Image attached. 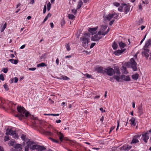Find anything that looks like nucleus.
<instances>
[{
  "mask_svg": "<svg viewBox=\"0 0 151 151\" xmlns=\"http://www.w3.org/2000/svg\"><path fill=\"white\" fill-rule=\"evenodd\" d=\"M112 15L113 17L115 19H117L118 17V14L115 13L112 14Z\"/></svg>",
  "mask_w": 151,
  "mask_h": 151,
  "instance_id": "ea45409f",
  "label": "nucleus"
},
{
  "mask_svg": "<svg viewBox=\"0 0 151 151\" xmlns=\"http://www.w3.org/2000/svg\"><path fill=\"white\" fill-rule=\"evenodd\" d=\"M119 47L121 48H122L125 47L126 45L125 43H123L122 42H121L119 43Z\"/></svg>",
  "mask_w": 151,
  "mask_h": 151,
  "instance_id": "393cba45",
  "label": "nucleus"
},
{
  "mask_svg": "<svg viewBox=\"0 0 151 151\" xmlns=\"http://www.w3.org/2000/svg\"><path fill=\"white\" fill-rule=\"evenodd\" d=\"M138 142L139 141L137 139H136L134 138L132 141L131 143H136Z\"/></svg>",
  "mask_w": 151,
  "mask_h": 151,
  "instance_id": "4c0bfd02",
  "label": "nucleus"
},
{
  "mask_svg": "<svg viewBox=\"0 0 151 151\" xmlns=\"http://www.w3.org/2000/svg\"><path fill=\"white\" fill-rule=\"evenodd\" d=\"M47 10L48 11H49L51 7V4H50V2H49L48 3V4H47Z\"/></svg>",
  "mask_w": 151,
  "mask_h": 151,
  "instance_id": "79ce46f5",
  "label": "nucleus"
},
{
  "mask_svg": "<svg viewBox=\"0 0 151 151\" xmlns=\"http://www.w3.org/2000/svg\"><path fill=\"white\" fill-rule=\"evenodd\" d=\"M124 10L125 13V14H127L129 11V5L127 6H125L124 8Z\"/></svg>",
  "mask_w": 151,
  "mask_h": 151,
  "instance_id": "cd10ccee",
  "label": "nucleus"
},
{
  "mask_svg": "<svg viewBox=\"0 0 151 151\" xmlns=\"http://www.w3.org/2000/svg\"><path fill=\"white\" fill-rule=\"evenodd\" d=\"M132 147V146H129V145H127V146H124L122 148L124 150H128L130 149Z\"/></svg>",
  "mask_w": 151,
  "mask_h": 151,
  "instance_id": "bb28decb",
  "label": "nucleus"
},
{
  "mask_svg": "<svg viewBox=\"0 0 151 151\" xmlns=\"http://www.w3.org/2000/svg\"><path fill=\"white\" fill-rule=\"evenodd\" d=\"M46 64L44 63H42L40 64H38V67H44L45 66H46Z\"/></svg>",
  "mask_w": 151,
  "mask_h": 151,
  "instance_id": "49530a36",
  "label": "nucleus"
},
{
  "mask_svg": "<svg viewBox=\"0 0 151 151\" xmlns=\"http://www.w3.org/2000/svg\"><path fill=\"white\" fill-rule=\"evenodd\" d=\"M57 134L59 136V138L60 140L62 142L63 140H65L68 141L69 140V139L67 138H66L65 137H64L63 135L61 132H56Z\"/></svg>",
  "mask_w": 151,
  "mask_h": 151,
  "instance_id": "0eeeda50",
  "label": "nucleus"
},
{
  "mask_svg": "<svg viewBox=\"0 0 151 151\" xmlns=\"http://www.w3.org/2000/svg\"><path fill=\"white\" fill-rule=\"evenodd\" d=\"M65 46L66 48V49L68 51H69L70 50V47L68 43H66L65 45Z\"/></svg>",
  "mask_w": 151,
  "mask_h": 151,
  "instance_id": "a18cd8bd",
  "label": "nucleus"
},
{
  "mask_svg": "<svg viewBox=\"0 0 151 151\" xmlns=\"http://www.w3.org/2000/svg\"><path fill=\"white\" fill-rule=\"evenodd\" d=\"M14 148H15L18 149L21 148H22V146L20 144H17L14 146Z\"/></svg>",
  "mask_w": 151,
  "mask_h": 151,
  "instance_id": "c756f323",
  "label": "nucleus"
},
{
  "mask_svg": "<svg viewBox=\"0 0 151 151\" xmlns=\"http://www.w3.org/2000/svg\"><path fill=\"white\" fill-rule=\"evenodd\" d=\"M123 7L122 6H120L118 8V10L120 12H122V9Z\"/></svg>",
  "mask_w": 151,
  "mask_h": 151,
  "instance_id": "052dcab7",
  "label": "nucleus"
},
{
  "mask_svg": "<svg viewBox=\"0 0 151 151\" xmlns=\"http://www.w3.org/2000/svg\"><path fill=\"white\" fill-rule=\"evenodd\" d=\"M121 78L123 80L125 81H129L130 80V78L128 76L122 75L121 76Z\"/></svg>",
  "mask_w": 151,
  "mask_h": 151,
  "instance_id": "4468645a",
  "label": "nucleus"
},
{
  "mask_svg": "<svg viewBox=\"0 0 151 151\" xmlns=\"http://www.w3.org/2000/svg\"><path fill=\"white\" fill-rule=\"evenodd\" d=\"M8 71V69L7 68H3V72L4 73H7Z\"/></svg>",
  "mask_w": 151,
  "mask_h": 151,
  "instance_id": "5fc2aeb1",
  "label": "nucleus"
},
{
  "mask_svg": "<svg viewBox=\"0 0 151 151\" xmlns=\"http://www.w3.org/2000/svg\"><path fill=\"white\" fill-rule=\"evenodd\" d=\"M90 34L89 33H86L84 34V36L81 38L80 40L82 42L83 46L85 48H87L88 44L90 42Z\"/></svg>",
  "mask_w": 151,
  "mask_h": 151,
  "instance_id": "f03ea898",
  "label": "nucleus"
},
{
  "mask_svg": "<svg viewBox=\"0 0 151 151\" xmlns=\"http://www.w3.org/2000/svg\"><path fill=\"white\" fill-rule=\"evenodd\" d=\"M43 133L46 135L49 136H51L53 135V134L52 132L47 131L44 130Z\"/></svg>",
  "mask_w": 151,
  "mask_h": 151,
  "instance_id": "a211bd4d",
  "label": "nucleus"
},
{
  "mask_svg": "<svg viewBox=\"0 0 151 151\" xmlns=\"http://www.w3.org/2000/svg\"><path fill=\"white\" fill-rule=\"evenodd\" d=\"M126 50L125 49H122L121 50H118L116 51H115L114 52V54L116 55H120L124 51Z\"/></svg>",
  "mask_w": 151,
  "mask_h": 151,
  "instance_id": "f8f14e48",
  "label": "nucleus"
},
{
  "mask_svg": "<svg viewBox=\"0 0 151 151\" xmlns=\"http://www.w3.org/2000/svg\"><path fill=\"white\" fill-rule=\"evenodd\" d=\"M114 21V20H112L111 21L109 22V25L111 26L112 24L113 23Z\"/></svg>",
  "mask_w": 151,
  "mask_h": 151,
  "instance_id": "680f3d73",
  "label": "nucleus"
},
{
  "mask_svg": "<svg viewBox=\"0 0 151 151\" xmlns=\"http://www.w3.org/2000/svg\"><path fill=\"white\" fill-rule=\"evenodd\" d=\"M95 44H96L95 43H94V42L92 43L90 45V48H93L94 47V46H95Z\"/></svg>",
  "mask_w": 151,
  "mask_h": 151,
  "instance_id": "6e6d98bb",
  "label": "nucleus"
},
{
  "mask_svg": "<svg viewBox=\"0 0 151 151\" xmlns=\"http://www.w3.org/2000/svg\"><path fill=\"white\" fill-rule=\"evenodd\" d=\"M130 62L131 64V67L133 71H136L137 70L136 66L137 63L133 58H132L130 59Z\"/></svg>",
  "mask_w": 151,
  "mask_h": 151,
  "instance_id": "20e7f679",
  "label": "nucleus"
},
{
  "mask_svg": "<svg viewBox=\"0 0 151 151\" xmlns=\"http://www.w3.org/2000/svg\"><path fill=\"white\" fill-rule=\"evenodd\" d=\"M17 110L19 113L15 116V117H18L21 121L25 117H27L29 116H31L29 112L27 111L22 106H18Z\"/></svg>",
  "mask_w": 151,
  "mask_h": 151,
  "instance_id": "f257e3e1",
  "label": "nucleus"
},
{
  "mask_svg": "<svg viewBox=\"0 0 151 151\" xmlns=\"http://www.w3.org/2000/svg\"><path fill=\"white\" fill-rule=\"evenodd\" d=\"M48 17L46 16L45 18L44 21H43V23H44L48 19Z\"/></svg>",
  "mask_w": 151,
  "mask_h": 151,
  "instance_id": "338daca9",
  "label": "nucleus"
},
{
  "mask_svg": "<svg viewBox=\"0 0 151 151\" xmlns=\"http://www.w3.org/2000/svg\"><path fill=\"white\" fill-rule=\"evenodd\" d=\"M18 81V79L17 77L14 78V83H16Z\"/></svg>",
  "mask_w": 151,
  "mask_h": 151,
  "instance_id": "0e129e2a",
  "label": "nucleus"
},
{
  "mask_svg": "<svg viewBox=\"0 0 151 151\" xmlns=\"http://www.w3.org/2000/svg\"><path fill=\"white\" fill-rule=\"evenodd\" d=\"M46 150V148L44 146L38 145V151H42Z\"/></svg>",
  "mask_w": 151,
  "mask_h": 151,
  "instance_id": "b1692460",
  "label": "nucleus"
},
{
  "mask_svg": "<svg viewBox=\"0 0 151 151\" xmlns=\"http://www.w3.org/2000/svg\"><path fill=\"white\" fill-rule=\"evenodd\" d=\"M18 62V60H14L13 61V64H17Z\"/></svg>",
  "mask_w": 151,
  "mask_h": 151,
  "instance_id": "864d4df0",
  "label": "nucleus"
},
{
  "mask_svg": "<svg viewBox=\"0 0 151 151\" xmlns=\"http://www.w3.org/2000/svg\"><path fill=\"white\" fill-rule=\"evenodd\" d=\"M10 139V137L9 136H5L4 137V142H6V141H8Z\"/></svg>",
  "mask_w": 151,
  "mask_h": 151,
  "instance_id": "c03bdc74",
  "label": "nucleus"
},
{
  "mask_svg": "<svg viewBox=\"0 0 151 151\" xmlns=\"http://www.w3.org/2000/svg\"><path fill=\"white\" fill-rule=\"evenodd\" d=\"M12 131V129H9L7 128L6 129V134L7 135H8L9 134H10Z\"/></svg>",
  "mask_w": 151,
  "mask_h": 151,
  "instance_id": "473e14b6",
  "label": "nucleus"
},
{
  "mask_svg": "<svg viewBox=\"0 0 151 151\" xmlns=\"http://www.w3.org/2000/svg\"><path fill=\"white\" fill-rule=\"evenodd\" d=\"M65 23V21L63 18L61 21V24L62 26H63Z\"/></svg>",
  "mask_w": 151,
  "mask_h": 151,
  "instance_id": "de8ad7c7",
  "label": "nucleus"
},
{
  "mask_svg": "<svg viewBox=\"0 0 151 151\" xmlns=\"http://www.w3.org/2000/svg\"><path fill=\"white\" fill-rule=\"evenodd\" d=\"M6 24H7L6 23V22H5L4 23V25H3V26L2 28L5 29L6 27Z\"/></svg>",
  "mask_w": 151,
  "mask_h": 151,
  "instance_id": "774afa93",
  "label": "nucleus"
},
{
  "mask_svg": "<svg viewBox=\"0 0 151 151\" xmlns=\"http://www.w3.org/2000/svg\"><path fill=\"white\" fill-rule=\"evenodd\" d=\"M115 70L116 73L117 74H120V73L118 67H116L115 68Z\"/></svg>",
  "mask_w": 151,
  "mask_h": 151,
  "instance_id": "a19ab883",
  "label": "nucleus"
},
{
  "mask_svg": "<svg viewBox=\"0 0 151 151\" xmlns=\"http://www.w3.org/2000/svg\"><path fill=\"white\" fill-rule=\"evenodd\" d=\"M33 141H31L29 139H28V140L26 142L27 146L25 147V151H29V148L31 145H33L35 144Z\"/></svg>",
  "mask_w": 151,
  "mask_h": 151,
  "instance_id": "423d86ee",
  "label": "nucleus"
},
{
  "mask_svg": "<svg viewBox=\"0 0 151 151\" xmlns=\"http://www.w3.org/2000/svg\"><path fill=\"white\" fill-rule=\"evenodd\" d=\"M45 122L43 120H38V124H40L39 126L40 128H42L45 125Z\"/></svg>",
  "mask_w": 151,
  "mask_h": 151,
  "instance_id": "f3484780",
  "label": "nucleus"
},
{
  "mask_svg": "<svg viewBox=\"0 0 151 151\" xmlns=\"http://www.w3.org/2000/svg\"><path fill=\"white\" fill-rule=\"evenodd\" d=\"M10 135L12 136L14 135V138H16V137H17V136L16 134V132L15 131H13L12 130V131L11 132V133L10 134Z\"/></svg>",
  "mask_w": 151,
  "mask_h": 151,
  "instance_id": "2f4dec72",
  "label": "nucleus"
},
{
  "mask_svg": "<svg viewBox=\"0 0 151 151\" xmlns=\"http://www.w3.org/2000/svg\"><path fill=\"white\" fill-rule=\"evenodd\" d=\"M105 70H106V73L109 76H112L115 73L114 70L112 68L109 67L105 68Z\"/></svg>",
  "mask_w": 151,
  "mask_h": 151,
  "instance_id": "39448f33",
  "label": "nucleus"
},
{
  "mask_svg": "<svg viewBox=\"0 0 151 151\" xmlns=\"http://www.w3.org/2000/svg\"><path fill=\"white\" fill-rule=\"evenodd\" d=\"M56 78L58 79H63L65 80H67L70 79V78L67 76H63V75H62L60 77H57Z\"/></svg>",
  "mask_w": 151,
  "mask_h": 151,
  "instance_id": "dca6fc26",
  "label": "nucleus"
},
{
  "mask_svg": "<svg viewBox=\"0 0 151 151\" xmlns=\"http://www.w3.org/2000/svg\"><path fill=\"white\" fill-rule=\"evenodd\" d=\"M112 47L114 50H116L118 47V45L116 42H114L113 44L112 45Z\"/></svg>",
  "mask_w": 151,
  "mask_h": 151,
  "instance_id": "c85d7f7f",
  "label": "nucleus"
},
{
  "mask_svg": "<svg viewBox=\"0 0 151 151\" xmlns=\"http://www.w3.org/2000/svg\"><path fill=\"white\" fill-rule=\"evenodd\" d=\"M113 78L114 79L116 80L118 82L119 81V79L121 78L117 76H114Z\"/></svg>",
  "mask_w": 151,
  "mask_h": 151,
  "instance_id": "e433bc0d",
  "label": "nucleus"
},
{
  "mask_svg": "<svg viewBox=\"0 0 151 151\" xmlns=\"http://www.w3.org/2000/svg\"><path fill=\"white\" fill-rule=\"evenodd\" d=\"M101 38V37H99L98 35H96L94 36H92L91 38V40L92 41H98Z\"/></svg>",
  "mask_w": 151,
  "mask_h": 151,
  "instance_id": "9b49d317",
  "label": "nucleus"
},
{
  "mask_svg": "<svg viewBox=\"0 0 151 151\" xmlns=\"http://www.w3.org/2000/svg\"><path fill=\"white\" fill-rule=\"evenodd\" d=\"M143 51L142 52V53L146 57V58L147 59L149 56V55L148 53L150 51V50L148 49L144 48H143Z\"/></svg>",
  "mask_w": 151,
  "mask_h": 151,
  "instance_id": "1a4fd4ad",
  "label": "nucleus"
},
{
  "mask_svg": "<svg viewBox=\"0 0 151 151\" xmlns=\"http://www.w3.org/2000/svg\"><path fill=\"white\" fill-rule=\"evenodd\" d=\"M26 136L24 134H22L21 137V138L24 142L28 141V139L26 138Z\"/></svg>",
  "mask_w": 151,
  "mask_h": 151,
  "instance_id": "7c9ffc66",
  "label": "nucleus"
},
{
  "mask_svg": "<svg viewBox=\"0 0 151 151\" xmlns=\"http://www.w3.org/2000/svg\"><path fill=\"white\" fill-rule=\"evenodd\" d=\"M113 4L114 6H116V7H118L120 5V4L118 2H115L113 3Z\"/></svg>",
  "mask_w": 151,
  "mask_h": 151,
  "instance_id": "3c124183",
  "label": "nucleus"
},
{
  "mask_svg": "<svg viewBox=\"0 0 151 151\" xmlns=\"http://www.w3.org/2000/svg\"><path fill=\"white\" fill-rule=\"evenodd\" d=\"M138 112L140 115H142L143 113L142 108V106H139L138 108Z\"/></svg>",
  "mask_w": 151,
  "mask_h": 151,
  "instance_id": "a878e982",
  "label": "nucleus"
},
{
  "mask_svg": "<svg viewBox=\"0 0 151 151\" xmlns=\"http://www.w3.org/2000/svg\"><path fill=\"white\" fill-rule=\"evenodd\" d=\"M109 28H108L107 30L105 32H102V33L101 34V35H102L104 36L105 35L107 34L109 31Z\"/></svg>",
  "mask_w": 151,
  "mask_h": 151,
  "instance_id": "37998d69",
  "label": "nucleus"
},
{
  "mask_svg": "<svg viewBox=\"0 0 151 151\" xmlns=\"http://www.w3.org/2000/svg\"><path fill=\"white\" fill-rule=\"evenodd\" d=\"M148 134V132H147L145 134H143L142 135V137H143V140H144V141L146 143L147 142V140L149 139V136L147 135Z\"/></svg>",
  "mask_w": 151,
  "mask_h": 151,
  "instance_id": "9d476101",
  "label": "nucleus"
},
{
  "mask_svg": "<svg viewBox=\"0 0 151 151\" xmlns=\"http://www.w3.org/2000/svg\"><path fill=\"white\" fill-rule=\"evenodd\" d=\"M48 139H49L51 140L53 142H55L56 143H58L59 142V141L58 140H56L52 138H51V137H49L48 138Z\"/></svg>",
  "mask_w": 151,
  "mask_h": 151,
  "instance_id": "c9c22d12",
  "label": "nucleus"
},
{
  "mask_svg": "<svg viewBox=\"0 0 151 151\" xmlns=\"http://www.w3.org/2000/svg\"><path fill=\"white\" fill-rule=\"evenodd\" d=\"M40 59L41 60H42V59H45V55H43L40 57Z\"/></svg>",
  "mask_w": 151,
  "mask_h": 151,
  "instance_id": "e2e57ef3",
  "label": "nucleus"
},
{
  "mask_svg": "<svg viewBox=\"0 0 151 151\" xmlns=\"http://www.w3.org/2000/svg\"><path fill=\"white\" fill-rule=\"evenodd\" d=\"M10 142L9 143V144L10 145L13 146L14 143V142L11 140Z\"/></svg>",
  "mask_w": 151,
  "mask_h": 151,
  "instance_id": "13d9d810",
  "label": "nucleus"
},
{
  "mask_svg": "<svg viewBox=\"0 0 151 151\" xmlns=\"http://www.w3.org/2000/svg\"><path fill=\"white\" fill-rule=\"evenodd\" d=\"M78 9H77L76 10H75L74 9H73L72 10V12L74 14H76L77 12V10Z\"/></svg>",
  "mask_w": 151,
  "mask_h": 151,
  "instance_id": "603ef678",
  "label": "nucleus"
},
{
  "mask_svg": "<svg viewBox=\"0 0 151 151\" xmlns=\"http://www.w3.org/2000/svg\"><path fill=\"white\" fill-rule=\"evenodd\" d=\"M0 79L2 81H4V77L3 75L2 74H1L0 75Z\"/></svg>",
  "mask_w": 151,
  "mask_h": 151,
  "instance_id": "8fccbe9b",
  "label": "nucleus"
},
{
  "mask_svg": "<svg viewBox=\"0 0 151 151\" xmlns=\"http://www.w3.org/2000/svg\"><path fill=\"white\" fill-rule=\"evenodd\" d=\"M103 68H104L103 67L100 66L96 68V70L98 73H101L104 74L106 73V70H105V68L104 69H103Z\"/></svg>",
  "mask_w": 151,
  "mask_h": 151,
  "instance_id": "6e6552de",
  "label": "nucleus"
},
{
  "mask_svg": "<svg viewBox=\"0 0 151 151\" xmlns=\"http://www.w3.org/2000/svg\"><path fill=\"white\" fill-rule=\"evenodd\" d=\"M31 118L32 119V127L34 129L37 130L38 129L37 125L38 119L37 117H35L34 116L32 115L31 116Z\"/></svg>",
  "mask_w": 151,
  "mask_h": 151,
  "instance_id": "7ed1b4c3",
  "label": "nucleus"
},
{
  "mask_svg": "<svg viewBox=\"0 0 151 151\" xmlns=\"http://www.w3.org/2000/svg\"><path fill=\"white\" fill-rule=\"evenodd\" d=\"M46 6L45 5L44 6V9H43V13L45 14V13L46 11Z\"/></svg>",
  "mask_w": 151,
  "mask_h": 151,
  "instance_id": "bf43d9fd",
  "label": "nucleus"
},
{
  "mask_svg": "<svg viewBox=\"0 0 151 151\" xmlns=\"http://www.w3.org/2000/svg\"><path fill=\"white\" fill-rule=\"evenodd\" d=\"M107 26L106 25H102L101 26V30L102 32H104L107 28Z\"/></svg>",
  "mask_w": 151,
  "mask_h": 151,
  "instance_id": "72a5a7b5",
  "label": "nucleus"
},
{
  "mask_svg": "<svg viewBox=\"0 0 151 151\" xmlns=\"http://www.w3.org/2000/svg\"><path fill=\"white\" fill-rule=\"evenodd\" d=\"M85 75H86V77L88 78H91L92 76L91 75H89V74L87 73L85 74Z\"/></svg>",
  "mask_w": 151,
  "mask_h": 151,
  "instance_id": "4d7b16f0",
  "label": "nucleus"
},
{
  "mask_svg": "<svg viewBox=\"0 0 151 151\" xmlns=\"http://www.w3.org/2000/svg\"><path fill=\"white\" fill-rule=\"evenodd\" d=\"M97 29V27H96L94 28H90L88 29V31L90 33L92 34V35H93L95 33Z\"/></svg>",
  "mask_w": 151,
  "mask_h": 151,
  "instance_id": "2eb2a0df",
  "label": "nucleus"
},
{
  "mask_svg": "<svg viewBox=\"0 0 151 151\" xmlns=\"http://www.w3.org/2000/svg\"><path fill=\"white\" fill-rule=\"evenodd\" d=\"M68 17L69 19L72 20L74 19L75 18V16L74 15L71 14H68Z\"/></svg>",
  "mask_w": 151,
  "mask_h": 151,
  "instance_id": "f704fd0d",
  "label": "nucleus"
},
{
  "mask_svg": "<svg viewBox=\"0 0 151 151\" xmlns=\"http://www.w3.org/2000/svg\"><path fill=\"white\" fill-rule=\"evenodd\" d=\"M44 115H50V116H58L59 115V114H44Z\"/></svg>",
  "mask_w": 151,
  "mask_h": 151,
  "instance_id": "58836bf2",
  "label": "nucleus"
},
{
  "mask_svg": "<svg viewBox=\"0 0 151 151\" xmlns=\"http://www.w3.org/2000/svg\"><path fill=\"white\" fill-rule=\"evenodd\" d=\"M83 2L82 0H79L78 2V4L77 6V9H80L82 5H83Z\"/></svg>",
  "mask_w": 151,
  "mask_h": 151,
  "instance_id": "6ab92c4d",
  "label": "nucleus"
},
{
  "mask_svg": "<svg viewBox=\"0 0 151 151\" xmlns=\"http://www.w3.org/2000/svg\"><path fill=\"white\" fill-rule=\"evenodd\" d=\"M151 45V40L149 39L146 42L145 45L144 47V48L148 49L149 46H150Z\"/></svg>",
  "mask_w": 151,
  "mask_h": 151,
  "instance_id": "ddd939ff",
  "label": "nucleus"
},
{
  "mask_svg": "<svg viewBox=\"0 0 151 151\" xmlns=\"http://www.w3.org/2000/svg\"><path fill=\"white\" fill-rule=\"evenodd\" d=\"M31 145L30 147V149L32 150H33L35 149H38V145Z\"/></svg>",
  "mask_w": 151,
  "mask_h": 151,
  "instance_id": "aec40b11",
  "label": "nucleus"
},
{
  "mask_svg": "<svg viewBox=\"0 0 151 151\" xmlns=\"http://www.w3.org/2000/svg\"><path fill=\"white\" fill-rule=\"evenodd\" d=\"M36 69V68H29V69L30 70H34Z\"/></svg>",
  "mask_w": 151,
  "mask_h": 151,
  "instance_id": "69168bd1",
  "label": "nucleus"
},
{
  "mask_svg": "<svg viewBox=\"0 0 151 151\" xmlns=\"http://www.w3.org/2000/svg\"><path fill=\"white\" fill-rule=\"evenodd\" d=\"M135 119L134 117H132L130 120L131 124L135 126L136 125V123L135 122Z\"/></svg>",
  "mask_w": 151,
  "mask_h": 151,
  "instance_id": "4be33fe9",
  "label": "nucleus"
},
{
  "mask_svg": "<svg viewBox=\"0 0 151 151\" xmlns=\"http://www.w3.org/2000/svg\"><path fill=\"white\" fill-rule=\"evenodd\" d=\"M112 17H113L112 14H109L105 18L108 21H110Z\"/></svg>",
  "mask_w": 151,
  "mask_h": 151,
  "instance_id": "5701e85b",
  "label": "nucleus"
},
{
  "mask_svg": "<svg viewBox=\"0 0 151 151\" xmlns=\"http://www.w3.org/2000/svg\"><path fill=\"white\" fill-rule=\"evenodd\" d=\"M3 86H4V88L5 89L6 91H7L9 89V88L8 87V86L6 83H5V84H4L3 85Z\"/></svg>",
  "mask_w": 151,
  "mask_h": 151,
  "instance_id": "09e8293b",
  "label": "nucleus"
},
{
  "mask_svg": "<svg viewBox=\"0 0 151 151\" xmlns=\"http://www.w3.org/2000/svg\"><path fill=\"white\" fill-rule=\"evenodd\" d=\"M139 76V74L137 73H136L135 74L132 75V78L134 80H137L138 79Z\"/></svg>",
  "mask_w": 151,
  "mask_h": 151,
  "instance_id": "412c9836",
  "label": "nucleus"
}]
</instances>
